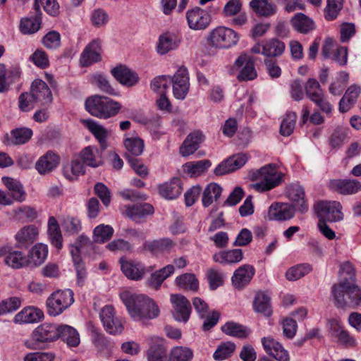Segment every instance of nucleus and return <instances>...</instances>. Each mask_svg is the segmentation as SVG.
Here are the masks:
<instances>
[{"label": "nucleus", "instance_id": "f257e3e1", "mask_svg": "<svg viewBox=\"0 0 361 361\" xmlns=\"http://www.w3.org/2000/svg\"><path fill=\"white\" fill-rule=\"evenodd\" d=\"M120 298L134 321L147 324L148 321L159 316V306L147 295L124 291L120 294Z\"/></svg>", "mask_w": 361, "mask_h": 361}, {"label": "nucleus", "instance_id": "f03ea898", "mask_svg": "<svg viewBox=\"0 0 361 361\" xmlns=\"http://www.w3.org/2000/svg\"><path fill=\"white\" fill-rule=\"evenodd\" d=\"M252 180H258L251 187L259 192L269 191L279 186L284 178V173L279 171L275 164H267L252 172Z\"/></svg>", "mask_w": 361, "mask_h": 361}, {"label": "nucleus", "instance_id": "7ed1b4c3", "mask_svg": "<svg viewBox=\"0 0 361 361\" xmlns=\"http://www.w3.org/2000/svg\"><path fill=\"white\" fill-rule=\"evenodd\" d=\"M85 106L92 116L104 119L116 116L122 107L119 102L99 95L88 97L85 100Z\"/></svg>", "mask_w": 361, "mask_h": 361}, {"label": "nucleus", "instance_id": "20e7f679", "mask_svg": "<svg viewBox=\"0 0 361 361\" xmlns=\"http://www.w3.org/2000/svg\"><path fill=\"white\" fill-rule=\"evenodd\" d=\"M73 295L71 289L57 290L52 293L46 300L47 314L51 317L61 314L73 303Z\"/></svg>", "mask_w": 361, "mask_h": 361}, {"label": "nucleus", "instance_id": "39448f33", "mask_svg": "<svg viewBox=\"0 0 361 361\" xmlns=\"http://www.w3.org/2000/svg\"><path fill=\"white\" fill-rule=\"evenodd\" d=\"M207 40L215 48L228 49L238 43L239 35L231 28L219 26L209 32Z\"/></svg>", "mask_w": 361, "mask_h": 361}, {"label": "nucleus", "instance_id": "423d86ee", "mask_svg": "<svg viewBox=\"0 0 361 361\" xmlns=\"http://www.w3.org/2000/svg\"><path fill=\"white\" fill-rule=\"evenodd\" d=\"M314 209L319 220L336 222L343 219L342 206L337 201H319L314 205Z\"/></svg>", "mask_w": 361, "mask_h": 361}, {"label": "nucleus", "instance_id": "0eeeda50", "mask_svg": "<svg viewBox=\"0 0 361 361\" xmlns=\"http://www.w3.org/2000/svg\"><path fill=\"white\" fill-rule=\"evenodd\" d=\"M99 318L104 329L110 334H119L123 330L121 320L116 317L114 307L110 305L104 306L99 312Z\"/></svg>", "mask_w": 361, "mask_h": 361}, {"label": "nucleus", "instance_id": "6e6552de", "mask_svg": "<svg viewBox=\"0 0 361 361\" xmlns=\"http://www.w3.org/2000/svg\"><path fill=\"white\" fill-rule=\"evenodd\" d=\"M59 324L43 323L36 327L32 333V339L35 344L47 343L59 339Z\"/></svg>", "mask_w": 361, "mask_h": 361}, {"label": "nucleus", "instance_id": "1a4fd4ad", "mask_svg": "<svg viewBox=\"0 0 361 361\" xmlns=\"http://www.w3.org/2000/svg\"><path fill=\"white\" fill-rule=\"evenodd\" d=\"M172 304V314L175 320L186 323L191 314V305L188 300L180 294H172L170 298Z\"/></svg>", "mask_w": 361, "mask_h": 361}, {"label": "nucleus", "instance_id": "9d476101", "mask_svg": "<svg viewBox=\"0 0 361 361\" xmlns=\"http://www.w3.org/2000/svg\"><path fill=\"white\" fill-rule=\"evenodd\" d=\"M186 19L188 27L193 30H204L211 23L209 12L197 6L186 12Z\"/></svg>", "mask_w": 361, "mask_h": 361}, {"label": "nucleus", "instance_id": "9b49d317", "mask_svg": "<svg viewBox=\"0 0 361 361\" xmlns=\"http://www.w3.org/2000/svg\"><path fill=\"white\" fill-rule=\"evenodd\" d=\"M286 194L297 212L305 214L308 211L305 189L302 185L298 183L290 184L286 189Z\"/></svg>", "mask_w": 361, "mask_h": 361}, {"label": "nucleus", "instance_id": "f8f14e48", "mask_svg": "<svg viewBox=\"0 0 361 361\" xmlns=\"http://www.w3.org/2000/svg\"><path fill=\"white\" fill-rule=\"evenodd\" d=\"M173 94L176 99L183 100L189 91L190 82L188 73L186 68H180L171 78Z\"/></svg>", "mask_w": 361, "mask_h": 361}, {"label": "nucleus", "instance_id": "ddd939ff", "mask_svg": "<svg viewBox=\"0 0 361 361\" xmlns=\"http://www.w3.org/2000/svg\"><path fill=\"white\" fill-rule=\"evenodd\" d=\"M119 263L123 274L130 280L140 281L147 271L142 263L136 260L128 259L126 257H121Z\"/></svg>", "mask_w": 361, "mask_h": 361}, {"label": "nucleus", "instance_id": "4468645a", "mask_svg": "<svg viewBox=\"0 0 361 361\" xmlns=\"http://www.w3.org/2000/svg\"><path fill=\"white\" fill-rule=\"evenodd\" d=\"M4 257L5 263L13 269H20L29 265L27 258L23 253L13 250L10 245H4L0 247V257Z\"/></svg>", "mask_w": 361, "mask_h": 361}, {"label": "nucleus", "instance_id": "2eb2a0df", "mask_svg": "<svg viewBox=\"0 0 361 361\" xmlns=\"http://www.w3.org/2000/svg\"><path fill=\"white\" fill-rule=\"evenodd\" d=\"M234 66L242 68L237 78L239 81L252 80L257 77L255 63L251 56L247 54H241L235 61Z\"/></svg>", "mask_w": 361, "mask_h": 361}, {"label": "nucleus", "instance_id": "dca6fc26", "mask_svg": "<svg viewBox=\"0 0 361 361\" xmlns=\"http://www.w3.org/2000/svg\"><path fill=\"white\" fill-rule=\"evenodd\" d=\"M295 209L291 204L274 203L269 207L266 219L269 221H287L295 214Z\"/></svg>", "mask_w": 361, "mask_h": 361}, {"label": "nucleus", "instance_id": "f3484780", "mask_svg": "<svg viewBox=\"0 0 361 361\" xmlns=\"http://www.w3.org/2000/svg\"><path fill=\"white\" fill-rule=\"evenodd\" d=\"M111 75L122 85L130 87L140 80L137 73L124 65H119L111 69Z\"/></svg>", "mask_w": 361, "mask_h": 361}, {"label": "nucleus", "instance_id": "a211bd4d", "mask_svg": "<svg viewBox=\"0 0 361 361\" xmlns=\"http://www.w3.org/2000/svg\"><path fill=\"white\" fill-rule=\"evenodd\" d=\"M247 161V157L245 154L233 155L219 164L214 170V173L216 176H222L232 173L243 166Z\"/></svg>", "mask_w": 361, "mask_h": 361}, {"label": "nucleus", "instance_id": "6ab92c4d", "mask_svg": "<svg viewBox=\"0 0 361 361\" xmlns=\"http://www.w3.org/2000/svg\"><path fill=\"white\" fill-rule=\"evenodd\" d=\"M329 187L341 195H353L361 190V183L355 179H333L329 181Z\"/></svg>", "mask_w": 361, "mask_h": 361}, {"label": "nucleus", "instance_id": "aec40b11", "mask_svg": "<svg viewBox=\"0 0 361 361\" xmlns=\"http://www.w3.org/2000/svg\"><path fill=\"white\" fill-rule=\"evenodd\" d=\"M30 93L37 102L42 105H47L52 102L53 97L51 90L42 80L36 79L32 82Z\"/></svg>", "mask_w": 361, "mask_h": 361}, {"label": "nucleus", "instance_id": "412c9836", "mask_svg": "<svg viewBox=\"0 0 361 361\" xmlns=\"http://www.w3.org/2000/svg\"><path fill=\"white\" fill-rule=\"evenodd\" d=\"M348 297L346 301L343 300V295L337 293L336 307L341 309L357 308L361 305V289L355 282L352 281L351 286H348Z\"/></svg>", "mask_w": 361, "mask_h": 361}, {"label": "nucleus", "instance_id": "4be33fe9", "mask_svg": "<svg viewBox=\"0 0 361 361\" xmlns=\"http://www.w3.org/2000/svg\"><path fill=\"white\" fill-rule=\"evenodd\" d=\"M255 274V269L250 264H243L238 267L233 273L231 281L233 286L237 289H242L250 283Z\"/></svg>", "mask_w": 361, "mask_h": 361}, {"label": "nucleus", "instance_id": "5701e85b", "mask_svg": "<svg viewBox=\"0 0 361 361\" xmlns=\"http://www.w3.org/2000/svg\"><path fill=\"white\" fill-rule=\"evenodd\" d=\"M102 47L99 39H94L88 44L80 56L82 66H88L101 61Z\"/></svg>", "mask_w": 361, "mask_h": 361}, {"label": "nucleus", "instance_id": "b1692460", "mask_svg": "<svg viewBox=\"0 0 361 361\" xmlns=\"http://www.w3.org/2000/svg\"><path fill=\"white\" fill-rule=\"evenodd\" d=\"M262 343L264 350L278 361H289V354L282 345L271 337H264Z\"/></svg>", "mask_w": 361, "mask_h": 361}, {"label": "nucleus", "instance_id": "393cba45", "mask_svg": "<svg viewBox=\"0 0 361 361\" xmlns=\"http://www.w3.org/2000/svg\"><path fill=\"white\" fill-rule=\"evenodd\" d=\"M43 318L44 313L41 310L33 306H28L15 315L13 322L19 324H32L40 322Z\"/></svg>", "mask_w": 361, "mask_h": 361}, {"label": "nucleus", "instance_id": "a878e982", "mask_svg": "<svg viewBox=\"0 0 361 361\" xmlns=\"http://www.w3.org/2000/svg\"><path fill=\"white\" fill-rule=\"evenodd\" d=\"M203 140L204 135L202 132L196 130L190 133L180 147V154L183 157L192 154L200 147Z\"/></svg>", "mask_w": 361, "mask_h": 361}, {"label": "nucleus", "instance_id": "bb28decb", "mask_svg": "<svg viewBox=\"0 0 361 361\" xmlns=\"http://www.w3.org/2000/svg\"><path fill=\"white\" fill-rule=\"evenodd\" d=\"M180 43V37L173 32H166L161 35L157 46L158 54L164 55L170 51L176 49Z\"/></svg>", "mask_w": 361, "mask_h": 361}, {"label": "nucleus", "instance_id": "cd10ccee", "mask_svg": "<svg viewBox=\"0 0 361 361\" xmlns=\"http://www.w3.org/2000/svg\"><path fill=\"white\" fill-rule=\"evenodd\" d=\"M82 123L97 139L102 150H104L107 147L106 139L109 135L108 130L92 119L83 120Z\"/></svg>", "mask_w": 361, "mask_h": 361}, {"label": "nucleus", "instance_id": "c85d7f7f", "mask_svg": "<svg viewBox=\"0 0 361 361\" xmlns=\"http://www.w3.org/2000/svg\"><path fill=\"white\" fill-rule=\"evenodd\" d=\"M2 182L10 192L13 202H23L26 200V192L18 180L4 176L2 178Z\"/></svg>", "mask_w": 361, "mask_h": 361}, {"label": "nucleus", "instance_id": "c756f323", "mask_svg": "<svg viewBox=\"0 0 361 361\" xmlns=\"http://www.w3.org/2000/svg\"><path fill=\"white\" fill-rule=\"evenodd\" d=\"M159 194L168 200H173L180 195L182 192L181 181L178 178H173L158 186Z\"/></svg>", "mask_w": 361, "mask_h": 361}, {"label": "nucleus", "instance_id": "7c9ffc66", "mask_svg": "<svg viewBox=\"0 0 361 361\" xmlns=\"http://www.w3.org/2000/svg\"><path fill=\"white\" fill-rule=\"evenodd\" d=\"M59 163V157L52 152H47L35 164V169L40 174H47L54 170Z\"/></svg>", "mask_w": 361, "mask_h": 361}, {"label": "nucleus", "instance_id": "2f4dec72", "mask_svg": "<svg viewBox=\"0 0 361 361\" xmlns=\"http://www.w3.org/2000/svg\"><path fill=\"white\" fill-rule=\"evenodd\" d=\"M59 338H61L69 347H77L80 343L79 333L71 326L59 324Z\"/></svg>", "mask_w": 361, "mask_h": 361}, {"label": "nucleus", "instance_id": "473e14b6", "mask_svg": "<svg viewBox=\"0 0 361 361\" xmlns=\"http://www.w3.org/2000/svg\"><path fill=\"white\" fill-rule=\"evenodd\" d=\"M243 258L241 249H233L216 252L213 256L215 262L222 264H233L240 262Z\"/></svg>", "mask_w": 361, "mask_h": 361}, {"label": "nucleus", "instance_id": "72a5a7b5", "mask_svg": "<svg viewBox=\"0 0 361 361\" xmlns=\"http://www.w3.org/2000/svg\"><path fill=\"white\" fill-rule=\"evenodd\" d=\"M361 88L355 85H350L346 90L345 94L341 98L339 102V111L341 113L348 111L352 106L357 101Z\"/></svg>", "mask_w": 361, "mask_h": 361}, {"label": "nucleus", "instance_id": "f704fd0d", "mask_svg": "<svg viewBox=\"0 0 361 361\" xmlns=\"http://www.w3.org/2000/svg\"><path fill=\"white\" fill-rule=\"evenodd\" d=\"M176 245L170 238H160L152 241H146L144 248L154 254L160 252H169Z\"/></svg>", "mask_w": 361, "mask_h": 361}, {"label": "nucleus", "instance_id": "c9c22d12", "mask_svg": "<svg viewBox=\"0 0 361 361\" xmlns=\"http://www.w3.org/2000/svg\"><path fill=\"white\" fill-rule=\"evenodd\" d=\"M250 7L258 16L269 17L276 13V5L268 0H251Z\"/></svg>", "mask_w": 361, "mask_h": 361}, {"label": "nucleus", "instance_id": "e433bc0d", "mask_svg": "<svg viewBox=\"0 0 361 361\" xmlns=\"http://www.w3.org/2000/svg\"><path fill=\"white\" fill-rule=\"evenodd\" d=\"M285 47V44L277 38L265 39L263 40L262 54L267 57H278L284 52Z\"/></svg>", "mask_w": 361, "mask_h": 361}, {"label": "nucleus", "instance_id": "4c0bfd02", "mask_svg": "<svg viewBox=\"0 0 361 361\" xmlns=\"http://www.w3.org/2000/svg\"><path fill=\"white\" fill-rule=\"evenodd\" d=\"M38 235V229L34 225H28L21 228L15 235V240L19 245L32 244Z\"/></svg>", "mask_w": 361, "mask_h": 361}, {"label": "nucleus", "instance_id": "58836bf2", "mask_svg": "<svg viewBox=\"0 0 361 361\" xmlns=\"http://www.w3.org/2000/svg\"><path fill=\"white\" fill-rule=\"evenodd\" d=\"M48 247L43 243H37L30 250L27 261L29 265L37 267L41 265L47 259Z\"/></svg>", "mask_w": 361, "mask_h": 361}, {"label": "nucleus", "instance_id": "ea45409f", "mask_svg": "<svg viewBox=\"0 0 361 361\" xmlns=\"http://www.w3.org/2000/svg\"><path fill=\"white\" fill-rule=\"evenodd\" d=\"M153 212V207L147 203L128 207L126 209V216L135 222H138L141 218L152 214Z\"/></svg>", "mask_w": 361, "mask_h": 361}, {"label": "nucleus", "instance_id": "a19ab883", "mask_svg": "<svg viewBox=\"0 0 361 361\" xmlns=\"http://www.w3.org/2000/svg\"><path fill=\"white\" fill-rule=\"evenodd\" d=\"M290 23L293 28L300 33L306 34L314 29L313 20L301 13L295 14L292 18Z\"/></svg>", "mask_w": 361, "mask_h": 361}, {"label": "nucleus", "instance_id": "79ce46f5", "mask_svg": "<svg viewBox=\"0 0 361 361\" xmlns=\"http://www.w3.org/2000/svg\"><path fill=\"white\" fill-rule=\"evenodd\" d=\"M80 159L82 163L92 167H97L102 164L99 152L97 147H86L80 154Z\"/></svg>", "mask_w": 361, "mask_h": 361}, {"label": "nucleus", "instance_id": "37998d69", "mask_svg": "<svg viewBox=\"0 0 361 361\" xmlns=\"http://www.w3.org/2000/svg\"><path fill=\"white\" fill-rule=\"evenodd\" d=\"M48 235L51 244L60 250L63 247V238L57 220L50 216L48 220Z\"/></svg>", "mask_w": 361, "mask_h": 361}, {"label": "nucleus", "instance_id": "c03bdc74", "mask_svg": "<svg viewBox=\"0 0 361 361\" xmlns=\"http://www.w3.org/2000/svg\"><path fill=\"white\" fill-rule=\"evenodd\" d=\"M64 176L68 180H75L78 176L84 174V165L79 157L73 159L70 163L63 166Z\"/></svg>", "mask_w": 361, "mask_h": 361}, {"label": "nucleus", "instance_id": "a18cd8bd", "mask_svg": "<svg viewBox=\"0 0 361 361\" xmlns=\"http://www.w3.org/2000/svg\"><path fill=\"white\" fill-rule=\"evenodd\" d=\"M209 160H200L197 161H190L183 166V171L190 177H197L204 173L210 166Z\"/></svg>", "mask_w": 361, "mask_h": 361}, {"label": "nucleus", "instance_id": "49530a36", "mask_svg": "<svg viewBox=\"0 0 361 361\" xmlns=\"http://www.w3.org/2000/svg\"><path fill=\"white\" fill-rule=\"evenodd\" d=\"M331 329L334 334L338 338V341L349 346H354L355 345V340L353 338L349 333L342 328L338 321L333 319L330 322Z\"/></svg>", "mask_w": 361, "mask_h": 361}, {"label": "nucleus", "instance_id": "de8ad7c7", "mask_svg": "<svg viewBox=\"0 0 361 361\" xmlns=\"http://www.w3.org/2000/svg\"><path fill=\"white\" fill-rule=\"evenodd\" d=\"M222 191L221 187L215 183H209L204 189L202 195V204L207 207L210 206L214 201H216L221 196Z\"/></svg>", "mask_w": 361, "mask_h": 361}, {"label": "nucleus", "instance_id": "09e8293b", "mask_svg": "<svg viewBox=\"0 0 361 361\" xmlns=\"http://www.w3.org/2000/svg\"><path fill=\"white\" fill-rule=\"evenodd\" d=\"M221 330L228 336L240 338H246L250 332L247 328L233 322H226L221 326Z\"/></svg>", "mask_w": 361, "mask_h": 361}, {"label": "nucleus", "instance_id": "8fccbe9b", "mask_svg": "<svg viewBox=\"0 0 361 361\" xmlns=\"http://www.w3.org/2000/svg\"><path fill=\"white\" fill-rule=\"evenodd\" d=\"M254 308L257 312L270 316L271 314L270 296L264 292L257 293L254 301Z\"/></svg>", "mask_w": 361, "mask_h": 361}, {"label": "nucleus", "instance_id": "3c124183", "mask_svg": "<svg viewBox=\"0 0 361 361\" xmlns=\"http://www.w3.org/2000/svg\"><path fill=\"white\" fill-rule=\"evenodd\" d=\"M41 20L37 16L35 17L23 18L20 20L19 29L24 35H31L37 32L40 28Z\"/></svg>", "mask_w": 361, "mask_h": 361}, {"label": "nucleus", "instance_id": "603ef678", "mask_svg": "<svg viewBox=\"0 0 361 361\" xmlns=\"http://www.w3.org/2000/svg\"><path fill=\"white\" fill-rule=\"evenodd\" d=\"M32 131L30 128H19L13 130L11 133V140L8 145H23L27 142L32 137Z\"/></svg>", "mask_w": 361, "mask_h": 361}, {"label": "nucleus", "instance_id": "864d4df0", "mask_svg": "<svg viewBox=\"0 0 361 361\" xmlns=\"http://www.w3.org/2000/svg\"><path fill=\"white\" fill-rule=\"evenodd\" d=\"M124 145L128 152L127 154L130 156H140L144 149V141L137 137L126 138Z\"/></svg>", "mask_w": 361, "mask_h": 361}, {"label": "nucleus", "instance_id": "5fc2aeb1", "mask_svg": "<svg viewBox=\"0 0 361 361\" xmlns=\"http://www.w3.org/2000/svg\"><path fill=\"white\" fill-rule=\"evenodd\" d=\"M352 281L345 278H342L338 283L334 284L331 287V293L333 298L334 305L336 307L337 293H340L343 295V300L346 301L348 297V286H351Z\"/></svg>", "mask_w": 361, "mask_h": 361}, {"label": "nucleus", "instance_id": "6e6d98bb", "mask_svg": "<svg viewBox=\"0 0 361 361\" xmlns=\"http://www.w3.org/2000/svg\"><path fill=\"white\" fill-rule=\"evenodd\" d=\"M114 232L111 226L100 224L93 231V240L97 243H104L112 237Z\"/></svg>", "mask_w": 361, "mask_h": 361}, {"label": "nucleus", "instance_id": "4d7b16f0", "mask_svg": "<svg viewBox=\"0 0 361 361\" xmlns=\"http://www.w3.org/2000/svg\"><path fill=\"white\" fill-rule=\"evenodd\" d=\"M312 269L309 264H299L288 269L286 277L288 281H297L310 273Z\"/></svg>", "mask_w": 361, "mask_h": 361}, {"label": "nucleus", "instance_id": "13d9d810", "mask_svg": "<svg viewBox=\"0 0 361 361\" xmlns=\"http://www.w3.org/2000/svg\"><path fill=\"white\" fill-rule=\"evenodd\" d=\"M178 286L183 289L196 291L198 289V281L192 274H185L179 276L176 279Z\"/></svg>", "mask_w": 361, "mask_h": 361}, {"label": "nucleus", "instance_id": "bf43d9fd", "mask_svg": "<svg viewBox=\"0 0 361 361\" xmlns=\"http://www.w3.org/2000/svg\"><path fill=\"white\" fill-rule=\"evenodd\" d=\"M193 357L192 351L186 347L173 348L169 355V361H190Z\"/></svg>", "mask_w": 361, "mask_h": 361}, {"label": "nucleus", "instance_id": "052dcab7", "mask_svg": "<svg viewBox=\"0 0 361 361\" xmlns=\"http://www.w3.org/2000/svg\"><path fill=\"white\" fill-rule=\"evenodd\" d=\"M92 82L102 92L109 95L116 96L118 92L111 85L106 78L102 74H96L92 77Z\"/></svg>", "mask_w": 361, "mask_h": 361}, {"label": "nucleus", "instance_id": "680f3d73", "mask_svg": "<svg viewBox=\"0 0 361 361\" xmlns=\"http://www.w3.org/2000/svg\"><path fill=\"white\" fill-rule=\"evenodd\" d=\"M297 115L294 112L286 114V117L283 119L281 127L280 133L283 136H289L293 132L295 127Z\"/></svg>", "mask_w": 361, "mask_h": 361}, {"label": "nucleus", "instance_id": "e2e57ef3", "mask_svg": "<svg viewBox=\"0 0 361 361\" xmlns=\"http://www.w3.org/2000/svg\"><path fill=\"white\" fill-rule=\"evenodd\" d=\"M305 89L307 98L311 101L324 94L319 82L314 78L307 80L305 85Z\"/></svg>", "mask_w": 361, "mask_h": 361}, {"label": "nucleus", "instance_id": "0e129e2a", "mask_svg": "<svg viewBox=\"0 0 361 361\" xmlns=\"http://www.w3.org/2000/svg\"><path fill=\"white\" fill-rule=\"evenodd\" d=\"M171 83V78L169 75H159L152 80L150 86L154 92L166 94Z\"/></svg>", "mask_w": 361, "mask_h": 361}, {"label": "nucleus", "instance_id": "69168bd1", "mask_svg": "<svg viewBox=\"0 0 361 361\" xmlns=\"http://www.w3.org/2000/svg\"><path fill=\"white\" fill-rule=\"evenodd\" d=\"M22 300L18 297H11L0 302V316L17 310L21 305Z\"/></svg>", "mask_w": 361, "mask_h": 361}, {"label": "nucleus", "instance_id": "338daca9", "mask_svg": "<svg viewBox=\"0 0 361 361\" xmlns=\"http://www.w3.org/2000/svg\"><path fill=\"white\" fill-rule=\"evenodd\" d=\"M235 345L233 343L226 342L218 346L213 357L216 360H224L229 357L234 352Z\"/></svg>", "mask_w": 361, "mask_h": 361}, {"label": "nucleus", "instance_id": "774afa93", "mask_svg": "<svg viewBox=\"0 0 361 361\" xmlns=\"http://www.w3.org/2000/svg\"><path fill=\"white\" fill-rule=\"evenodd\" d=\"M147 361H166V350L162 345H152L147 352Z\"/></svg>", "mask_w": 361, "mask_h": 361}]
</instances>
